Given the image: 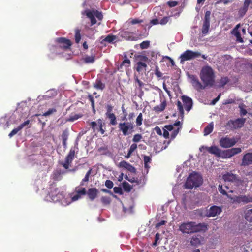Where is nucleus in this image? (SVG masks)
<instances>
[{
  "mask_svg": "<svg viewBox=\"0 0 252 252\" xmlns=\"http://www.w3.org/2000/svg\"><path fill=\"white\" fill-rule=\"evenodd\" d=\"M200 78L205 86L212 87L215 83V75L212 68L209 66L202 67Z\"/></svg>",
  "mask_w": 252,
  "mask_h": 252,
  "instance_id": "nucleus-1",
  "label": "nucleus"
},
{
  "mask_svg": "<svg viewBox=\"0 0 252 252\" xmlns=\"http://www.w3.org/2000/svg\"><path fill=\"white\" fill-rule=\"evenodd\" d=\"M63 198V192L60 191L56 185H51L49 193L46 196L45 200L49 202H57L62 200Z\"/></svg>",
  "mask_w": 252,
  "mask_h": 252,
  "instance_id": "nucleus-2",
  "label": "nucleus"
},
{
  "mask_svg": "<svg viewBox=\"0 0 252 252\" xmlns=\"http://www.w3.org/2000/svg\"><path fill=\"white\" fill-rule=\"evenodd\" d=\"M202 183V178L200 175L196 172H193L187 178L184 185L186 189H192L193 187H198Z\"/></svg>",
  "mask_w": 252,
  "mask_h": 252,
  "instance_id": "nucleus-3",
  "label": "nucleus"
},
{
  "mask_svg": "<svg viewBox=\"0 0 252 252\" xmlns=\"http://www.w3.org/2000/svg\"><path fill=\"white\" fill-rule=\"evenodd\" d=\"M200 56H201L204 59H206V57L204 55H201V53L198 51L187 50L180 55L179 57L180 59V62L181 64H183L185 61L191 60Z\"/></svg>",
  "mask_w": 252,
  "mask_h": 252,
  "instance_id": "nucleus-4",
  "label": "nucleus"
},
{
  "mask_svg": "<svg viewBox=\"0 0 252 252\" xmlns=\"http://www.w3.org/2000/svg\"><path fill=\"white\" fill-rule=\"evenodd\" d=\"M134 126L133 123L128 122H121L118 125L119 130L124 136L131 134L134 131Z\"/></svg>",
  "mask_w": 252,
  "mask_h": 252,
  "instance_id": "nucleus-5",
  "label": "nucleus"
},
{
  "mask_svg": "<svg viewBox=\"0 0 252 252\" xmlns=\"http://www.w3.org/2000/svg\"><path fill=\"white\" fill-rule=\"evenodd\" d=\"M90 126L93 129L94 132H100L101 134H104L105 132V124L101 119H98L96 122L93 121L90 123Z\"/></svg>",
  "mask_w": 252,
  "mask_h": 252,
  "instance_id": "nucleus-6",
  "label": "nucleus"
},
{
  "mask_svg": "<svg viewBox=\"0 0 252 252\" xmlns=\"http://www.w3.org/2000/svg\"><path fill=\"white\" fill-rule=\"evenodd\" d=\"M75 149L73 148H71L68 154L66 156L65 158V160L64 162H61L60 164L63 166V167L65 169H68L69 166L71 165L75 157Z\"/></svg>",
  "mask_w": 252,
  "mask_h": 252,
  "instance_id": "nucleus-7",
  "label": "nucleus"
},
{
  "mask_svg": "<svg viewBox=\"0 0 252 252\" xmlns=\"http://www.w3.org/2000/svg\"><path fill=\"white\" fill-rule=\"evenodd\" d=\"M237 143V140L234 138H231L226 136L225 137H222L219 141L220 145L225 148H230Z\"/></svg>",
  "mask_w": 252,
  "mask_h": 252,
  "instance_id": "nucleus-8",
  "label": "nucleus"
},
{
  "mask_svg": "<svg viewBox=\"0 0 252 252\" xmlns=\"http://www.w3.org/2000/svg\"><path fill=\"white\" fill-rule=\"evenodd\" d=\"M210 14L211 12L209 11H206L205 13V17L201 29V32L203 35H205L208 33L210 29Z\"/></svg>",
  "mask_w": 252,
  "mask_h": 252,
  "instance_id": "nucleus-9",
  "label": "nucleus"
},
{
  "mask_svg": "<svg viewBox=\"0 0 252 252\" xmlns=\"http://www.w3.org/2000/svg\"><path fill=\"white\" fill-rule=\"evenodd\" d=\"M194 222H183L179 226V230L183 233H194Z\"/></svg>",
  "mask_w": 252,
  "mask_h": 252,
  "instance_id": "nucleus-10",
  "label": "nucleus"
},
{
  "mask_svg": "<svg viewBox=\"0 0 252 252\" xmlns=\"http://www.w3.org/2000/svg\"><path fill=\"white\" fill-rule=\"evenodd\" d=\"M246 121V119L238 118L235 120H230L227 123V126L231 129H236L242 127Z\"/></svg>",
  "mask_w": 252,
  "mask_h": 252,
  "instance_id": "nucleus-11",
  "label": "nucleus"
},
{
  "mask_svg": "<svg viewBox=\"0 0 252 252\" xmlns=\"http://www.w3.org/2000/svg\"><path fill=\"white\" fill-rule=\"evenodd\" d=\"M56 42L58 44V46L63 50L69 48L72 45L71 41L65 37L57 38L56 39Z\"/></svg>",
  "mask_w": 252,
  "mask_h": 252,
  "instance_id": "nucleus-12",
  "label": "nucleus"
},
{
  "mask_svg": "<svg viewBox=\"0 0 252 252\" xmlns=\"http://www.w3.org/2000/svg\"><path fill=\"white\" fill-rule=\"evenodd\" d=\"M233 202L243 204H247L252 202V196L249 195H239L231 198Z\"/></svg>",
  "mask_w": 252,
  "mask_h": 252,
  "instance_id": "nucleus-13",
  "label": "nucleus"
},
{
  "mask_svg": "<svg viewBox=\"0 0 252 252\" xmlns=\"http://www.w3.org/2000/svg\"><path fill=\"white\" fill-rule=\"evenodd\" d=\"M221 212V207L213 205L207 210L206 216L208 217H213L220 215Z\"/></svg>",
  "mask_w": 252,
  "mask_h": 252,
  "instance_id": "nucleus-14",
  "label": "nucleus"
},
{
  "mask_svg": "<svg viewBox=\"0 0 252 252\" xmlns=\"http://www.w3.org/2000/svg\"><path fill=\"white\" fill-rule=\"evenodd\" d=\"M241 24L240 23L236 25L234 28H233L231 31V33L236 37V42L239 43H243L244 40L241 37L240 31L239 30Z\"/></svg>",
  "mask_w": 252,
  "mask_h": 252,
  "instance_id": "nucleus-15",
  "label": "nucleus"
},
{
  "mask_svg": "<svg viewBox=\"0 0 252 252\" xmlns=\"http://www.w3.org/2000/svg\"><path fill=\"white\" fill-rule=\"evenodd\" d=\"M181 99L183 102L185 110L189 112L191 109L193 105L192 99L189 96L183 95L181 96Z\"/></svg>",
  "mask_w": 252,
  "mask_h": 252,
  "instance_id": "nucleus-16",
  "label": "nucleus"
},
{
  "mask_svg": "<svg viewBox=\"0 0 252 252\" xmlns=\"http://www.w3.org/2000/svg\"><path fill=\"white\" fill-rule=\"evenodd\" d=\"M206 149L209 153L213 154L218 157H220V153L221 150L216 146H212L211 147L202 146L200 148V150L202 151V149Z\"/></svg>",
  "mask_w": 252,
  "mask_h": 252,
  "instance_id": "nucleus-17",
  "label": "nucleus"
},
{
  "mask_svg": "<svg viewBox=\"0 0 252 252\" xmlns=\"http://www.w3.org/2000/svg\"><path fill=\"white\" fill-rule=\"evenodd\" d=\"M191 83L194 88L197 91L205 89L207 86L202 85L198 80V78L195 76H192L191 77Z\"/></svg>",
  "mask_w": 252,
  "mask_h": 252,
  "instance_id": "nucleus-18",
  "label": "nucleus"
},
{
  "mask_svg": "<svg viewBox=\"0 0 252 252\" xmlns=\"http://www.w3.org/2000/svg\"><path fill=\"white\" fill-rule=\"evenodd\" d=\"M252 164V152L245 154L242 160L241 166H248Z\"/></svg>",
  "mask_w": 252,
  "mask_h": 252,
  "instance_id": "nucleus-19",
  "label": "nucleus"
},
{
  "mask_svg": "<svg viewBox=\"0 0 252 252\" xmlns=\"http://www.w3.org/2000/svg\"><path fill=\"white\" fill-rule=\"evenodd\" d=\"M98 193L99 191L96 188H89L86 192V194L91 201L94 200L97 197Z\"/></svg>",
  "mask_w": 252,
  "mask_h": 252,
  "instance_id": "nucleus-20",
  "label": "nucleus"
},
{
  "mask_svg": "<svg viewBox=\"0 0 252 252\" xmlns=\"http://www.w3.org/2000/svg\"><path fill=\"white\" fill-rule=\"evenodd\" d=\"M194 233L205 232L207 229V225L205 223H197L194 222Z\"/></svg>",
  "mask_w": 252,
  "mask_h": 252,
  "instance_id": "nucleus-21",
  "label": "nucleus"
},
{
  "mask_svg": "<svg viewBox=\"0 0 252 252\" xmlns=\"http://www.w3.org/2000/svg\"><path fill=\"white\" fill-rule=\"evenodd\" d=\"M172 125L173 126H179V127L176 129H173V131H172V132L171 134V136H170L171 139H170V140H169L168 141V144H169L171 142V140L174 139L176 137V136L179 133L180 130L182 128L181 123L179 121L175 122L174 123V124Z\"/></svg>",
  "mask_w": 252,
  "mask_h": 252,
  "instance_id": "nucleus-22",
  "label": "nucleus"
},
{
  "mask_svg": "<svg viewBox=\"0 0 252 252\" xmlns=\"http://www.w3.org/2000/svg\"><path fill=\"white\" fill-rule=\"evenodd\" d=\"M119 166L121 168H123L125 169H127L128 171L132 172L135 173L136 172V169L134 167H133L132 165H131L128 162L123 160L121 161L119 163Z\"/></svg>",
  "mask_w": 252,
  "mask_h": 252,
  "instance_id": "nucleus-23",
  "label": "nucleus"
},
{
  "mask_svg": "<svg viewBox=\"0 0 252 252\" xmlns=\"http://www.w3.org/2000/svg\"><path fill=\"white\" fill-rule=\"evenodd\" d=\"M202 238L201 235H194L191 238L190 241V244L194 246H198L201 244V241Z\"/></svg>",
  "mask_w": 252,
  "mask_h": 252,
  "instance_id": "nucleus-24",
  "label": "nucleus"
},
{
  "mask_svg": "<svg viewBox=\"0 0 252 252\" xmlns=\"http://www.w3.org/2000/svg\"><path fill=\"white\" fill-rule=\"evenodd\" d=\"M237 176L236 175H234L232 173L227 172V173L224 174L222 176L223 179L225 181L227 182H231L232 183H234Z\"/></svg>",
  "mask_w": 252,
  "mask_h": 252,
  "instance_id": "nucleus-25",
  "label": "nucleus"
},
{
  "mask_svg": "<svg viewBox=\"0 0 252 252\" xmlns=\"http://www.w3.org/2000/svg\"><path fill=\"white\" fill-rule=\"evenodd\" d=\"M174 127L173 126L171 125H165L163 127V133L162 135L165 138H168L169 137V131H173Z\"/></svg>",
  "mask_w": 252,
  "mask_h": 252,
  "instance_id": "nucleus-26",
  "label": "nucleus"
},
{
  "mask_svg": "<svg viewBox=\"0 0 252 252\" xmlns=\"http://www.w3.org/2000/svg\"><path fill=\"white\" fill-rule=\"evenodd\" d=\"M234 185L238 187H240L241 189L242 188H245L248 183V180L247 179L241 180L237 177Z\"/></svg>",
  "mask_w": 252,
  "mask_h": 252,
  "instance_id": "nucleus-27",
  "label": "nucleus"
},
{
  "mask_svg": "<svg viewBox=\"0 0 252 252\" xmlns=\"http://www.w3.org/2000/svg\"><path fill=\"white\" fill-rule=\"evenodd\" d=\"M147 67V65L144 62L139 61L136 63V70L139 73L146 71Z\"/></svg>",
  "mask_w": 252,
  "mask_h": 252,
  "instance_id": "nucleus-28",
  "label": "nucleus"
},
{
  "mask_svg": "<svg viewBox=\"0 0 252 252\" xmlns=\"http://www.w3.org/2000/svg\"><path fill=\"white\" fill-rule=\"evenodd\" d=\"M86 14L88 18L91 20V25L96 23V20L95 18L94 12L93 10L86 11Z\"/></svg>",
  "mask_w": 252,
  "mask_h": 252,
  "instance_id": "nucleus-29",
  "label": "nucleus"
},
{
  "mask_svg": "<svg viewBox=\"0 0 252 252\" xmlns=\"http://www.w3.org/2000/svg\"><path fill=\"white\" fill-rule=\"evenodd\" d=\"M167 103L165 100H164L161 102V103L159 105H157L155 106L153 108V110H154L156 112H160L163 111L166 106Z\"/></svg>",
  "mask_w": 252,
  "mask_h": 252,
  "instance_id": "nucleus-30",
  "label": "nucleus"
},
{
  "mask_svg": "<svg viewBox=\"0 0 252 252\" xmlns=\"http://www.w3.org/2000/svg\"><path fill=\"white\" fill-rule=\"evenodd\" d=\"M93 86L97 90H103L105 87V85L100 79H96Z\"/></svg>",
  "mask_w": 252,
  "mask_h": 252,
  "instance_id": "nucleus-31",
  "label": "nucleus"
},
{
  "mask_svg": "<svg viewBox=\"0 0 252 252\" xmlns=\"http://www.w3.org/2000/svg\"><path fill=\"white\" fill-rule=\"evenodd\" d=\"M98 152L100 155H110L111 154V152L108 150V147L107 146H104L99 147L98 149Z\"/></svg>",
  "mask_w": 252,
  "mask_h": 252,
  "instance_id": "nucleus-32",
  "label": "nucleus"
},
{
  "mask_svg": "<svg viewBox=\"0 0 252 252\" xmlns=\"http://www.w3.org/2000/svg\"><path fill=\"white\" fill-rule=\"evenodd\" d=\"M231 157H232V156L231 155L229 149L224 151H220V157H221L223 158H228Z\"/></svg>",
  "mask_w": 252,
  "mask_h": 252,
  "instance_id": "nucleus-33",
  "label": "nucleus"
},
{
  "mask_svg": "<svg viewBox=\"0 0 252 252\" xmlns=\"http://www.w3.org/2000/svg\"><path fill=\"white\" fill-rule=\"evenodd\" d=\"M213 126L212 123L208 124L204 129V135L206 136L210 134L213 131Z\"/></svg>",
  "mask_w": 252,
  "mask_h": 252,
  "instance_id": "nucleus-34",
  "label": "nucleus"
},
{
  "mask_svg": "<svg viewBox=\"0 0 252 252\" xmlns=\"http://www.w3.org/2000/svg\"><path fill=\"white\" fill-rule=\"evenodd\" d=\"M106 116L109 119L110 124L111 125L115 126L117 125V122L116 120V117L114 113L109 114V115Z\"/></svg>",
  "mask_w": 252,
  "mask_h": 252,
  "instance_id": "nucleus-35",
  "label": "nucleus"
},
{
  "mask_svg": "<svg viewBox=\"0 0 252 252\" xmlns=\"http://www.w3.org/2000/svg\"><path fill=\"white\" fill-rule=\"evenodd\" d=\"M92 169L90 168L88 170V171L87 172V173L85 176V177L82 180V181L80 184V186H84V183L88 182L89 181V177L92 173Z\"/></svg>",
  "mask_w": 252,
  "mask_h": 252,
  "instance_id": "nucleus-36",
  "label": "nucleus"
},
{
  "mask_svg": "<svg viewBox=\"0 0 252 252\" xmlns=\"http://www.w3.org/2000/svg\"><path fill=\"white\" fill-rule=\"evenodd\" d=\"M245 219L250 222H252V209H249L245 213Z\"/></svg>",
  "mask_w": 252,
  "mask_h": 252,
  "instance_id": "nucleus-37",
  "label": "nucleus"
},
{
  "mask_svg": "<svg viewBox=\"0 0 252 252\" xmlns=\"http://www.w3.org/2000/svg\"><path fill=\"white\" fill-rule=\"evenodd\" d=\"M137 146L136 144L133 143L131 144L128 149V153L126 156V158H129L131 156L132 153L137 149Z\"/></svg>",
  "mask_w": 252,
  "mask_h": 252,
  "instance_id": "nucleus-38",
  "label": "nucleus"
},
{
  "mask_svg": "<svg viewBox=\"0 0 252 252\" xmlns=\"http://www.w3.org/2000/svg\"><path fill=\"white\" fill-rule=\"evenodd\" d=\"M83 60L86 63H93L95 61L94 56H86L83 58Z\"/></svg>",
  "mask_w": 252,
  "mask_h": 252,
  "instance_id": "nucleus-39",
  "label": "nucleus"
},
{
  "mask_svg": "<svg viewBox=\"0 0 252 252\" xmlns=\"http://www.w3.org/2000/svg\"><path fill=\"white\" fill-rule=\"evenodd\" d=\"M75 191L77 193L80 195H84L86 194V190L85 188L80 187V186L76 187L75 188Z\"/></svg>",
  "mask_w": 252,
  "mask_h": 252,
  "instance_id": "nucleus-40",
  "label": "nucleus"
},
{
  "mask_svg": "<svg viewBox=\"0 0 252 252\" xmlns=\"http://www.w3.org/2000/svg\"><path fill=\"white\" fill-rule=\"evenodd\" d=\"M246 105L241 103L239 105V108H240V113L241 116H245L247 113V111L245 109Z\"/></svg>",
  "mask_w": 252,
  "mask_h": 252,
  "instance_id": "nucleus-41",
  "label": "nucleus"
},
{
  "mask_svg": "<svg viewBox=\"0 0 252 252\" xmlns=\"http://www.w3.org/2000/svg\"><path fill=\"white\" fill-rule=\"evenodd\" d=\"M75 40L76 43H78L81 40L80 30L76 29L75 31Z\"/></svg>",
  "mask_w": 252,
  "mask_h": 252,
  "instance_id": "nucleus-42",
  "label": "nucleus"
},
{
  "mask_svg": "<svg viewBox=\"0 0 252 252\" xmlns=\"http://www.w3.org/2000/svg\"><path fill=\"white\" fill-rule=\"evenodd\" d=\"M116 38V36L109 34L107 35L103 40L105 42L110 43L115 40Z\"/></svg>",
  "mask_w": 252,
  "mask_h": 252,
  "instance_id": "nucleus-43",
  "label": "nucleus"
},
{
  "mask_svg": "<svg viewBox=\"0 0 252 252\" xmlns=\"http://www.w3.org/2000/svg\"><path fill=\"white\" fill-rule=\"evenodd\" d=\"M229 81V79L227 77H222L219 80V86L220 87L224 86Z\"/></svg>",
  "mask_w": 252,
  "mask_h": 252,
  "instance_id": "nucleus-44",
  "label": "nucleus"
},
{
  "mask_svg": "<svg viewBox=\"0 0 252 252\" xmlns=\"http://www.w3.org/2000/svg\"><path fill=\"white\" fill-rule=\"evenodd\" d=\"M248 10V8L243 6V7L240 8L239 10L238 13L239 16L241 17H243L247 12Z\"/></svg>",
  "mask_w": 252,
  "mask_h": 252,
  "instance_id": "nucleus-45",
  "label": "nucleus"
},
{
  "mask_svg": "<svg viewBox=\"0 0 252 252\" xmlns=\"http://www.w3.org/2000/svg\"><path fill=\"white\" fill-rule=\"evenodd\" d=\"M122 185H123L124 189L126 191L129 192L130 191V190L131 189V187L130 185L129 184V183H128L126 181H124L123 182Z\"/></svg>",
  "mask_w": 252,
  "mask_h": 252,
  "instance_id": "nucleus-46",
  "label": "nucleus"
},
{
  "mask_svg": "<svg viewBox=\"0 0 252 252\" xmlns=\"http://www.w3.org/2000/svg\"><path fill=\"white\" fill-rule=\"evenodd\" d=\"M229 150L232 156L241 153L242 151L241 148H232L229 149Z\"/></svg>",
  "mask_w": 252,
  "mask_h": 252,
  "instance_id": "nucleus-47",
  "label": "nucleus"
},
{
  "mask_svg": "<svg viewBox=\"0 0 252 252\" xmlns=\"http://www.w3.org/2000/svg\"><path fill=\"white\" fill-rule=\"evenodd\" d=\"M142 114L140 113L136 119V124L137 126H140L142 124Z\"/></svg>",
  "mask_w": 252,
  "mask_h": 252,
  "instance_id": "nucleus-48",
  "label": "nucleus"
},
{
  "mask_svg": "<svg viewBox=\"0 0 252 252\" xmlns=\"http://www.w3.org/2000/svg\"><path fill=\"white\" fill-rule=\"evenodd\" d=\"M101 201L103 204L108 205L111 202V198L108 196H102L101 198Z\"/></svg>",
  "mask_w": 252,
  "mask_h": 252,
  "instance_id": "nucleus-49",
  "label": "nucleus"
},
{
  "mask_svg": "<svg viewBox=\"0 0 252 252\" xmlns=\"http://www.w3.org/2000/svg\"><path fill=\"white\" fill-rule=\"evenodd\" d=\"M57 110L55 108L49 109L48 111L43 113V116H48L56 112Z\"/></svg>",
  "mask_w": 252,
  "mask_h": 252,
  "instance_id": "nucleus-50",
  "label": "nucleus"
},
{
  "mask_svg": "<svg viewBox=\"0 0 252 252\" xmlns=\"http://www.w3.org/2000/svg\"><path fill=\"white\" fill-rule=\"evenodd\" d=\"M150 46V41H144L140 44V47L142 49H147Z\"/></svg>",
  "mask_w": 252,
  "mask_h": 252,
  "instance_id": "nucleus-51",
  "label": "nucleus"
},
{
  "mask_svg": "<svg viewBox=\"0 0 252 252\" xmlns=\"http://www.w3.org/2000/svg\"><path fill=\"white\" fill-rule=\"evenodd\" d=\"M142 139V136L140 134H136L133 136L132 141L133 142H138Z\"/></svg>",
  "mask_w": 252,
  "mask_h": 252,
  "instance_id": "nucleus-52",
  "label": "nucleus"
},
{
  "mask_svg": "<svg viewBox=\"0 0 252 252\" xmlns=\"http://www.w3.org/2000/svg\"><path fill=\"white\" fill-rule=\"evenodd\" d=\"M177 105L178 109L179 110L180 114L181 115H184L183 107L182 103L179 100H178L177 101Z\"/></svg>",
  "mask_w": 252,
  "mask_h": 252,
  "instance_id": "nucleus-53",
  "label": "nucleus"
},
{
  "mask_svg": "<svg viewBox=\"0 0 252 252\" xmlns=\"http://www.w3.org/2000/svg\"><path fill=\"white\" fill-rule=\"evenodd\" d=\"M218 190L219 192L223 195H226L228 197H229L226 190L223 189L222 185H219L218 187Z\"/></svg>",
  "mask_w": 252,
  "mask_h": 252,
  "instance_id": "nucleus-54",
  "label": "nucleus"
},
{
  "mask_svg": "<svg viewBox=\"0 0 252 252\" xmlns=\"http://www.w3.org/2000/svg\"><path fill=\"white\" fill-rule=\"evenodd\" d=\"M21 129L19 128V126H18L17 128H15L13 129L11 132L9 134L8 136L10 138H11L12 136H13L14 135L16 134L18 131L21 130Z\"/></svg>",
  "mask_w": 252,
  "mask_h": 252,
  "instance_id": "nucleus-55",
  "label": "nucleus"
},
{
  "mask_svg": "<svg viewBox=\"0 0 252 252\" xmlns=\"http://www.w3.org/2000/svg\"><path fill=\"white\" fill-rule=\"evenodd\" d=\"M130 61L127 59H125L122 63L121 66H125L126 67H128L130 65Z\"/></svg>",
  "mask_w": 252,
  "mask_h": 252,
  "instance_id": "nucleus-56",
  "label": "nucleus"
},
{
  "mask_svg": "<svg viewBox=\"0 0 252 252\" xmlns=\"http://www.w3.org/2000/svg\"><path fill=\"white\" fill-rule=\"evenodd\" d=\"M94 12V16L96 17L99 20H102L103 19V15L101 12H99L97 10H93Z\"/></svg>",
  "mask_w": 252,
  "mask_h": 252,
  "instance_id": "nucleus-57",
  "label": "nucleus"
},
{
  "mask_svg": "<svg viewBox=\"0 0 252 252\" xmlns=\"http://www.w3.org/2000/svg\"><path fill=\"white\" fill-rule=\"evenodd\" d=\"M68 132L67 130L63 131L62 134V138L63 141H67L68 137Z\"/></svg>",
  "mask_w": 252,
  "mask_h": 252,
  "instance_id": "nucleus-58",
  "label": "nucleus"
},
{
  "mask_svg": "<svg viewBox=\"0 0 252 252\" xmlns=\"http://www.w3.org/2000/svg\"><path fill=\"white\" fill-rule=\"evenodd\" d=\"M88 98L90 100V101L91 102V106H92V108L94 111V113L95 110V108H94V99L93 97V96L91 94H89L88 95Z\"/></svg>",
  "mask_w": 252,
  "mask_h": 252,
  "instance_id": "nucleus-59",
  "label": "nucleus"
},
{
  "mask_svg": "<svg viewBox=\"0 0 252 252\" xmlns=\"http://www.w3.org/2000/svg\"><path fill=\"white\" fill-rule=\"evenodd\" d=\"M105 185L108 189H111L113 188L114 184L112 181H111L110 180H107L105 181Z\"/></svg>",
  "mask_w": 252,
  "mask_h": 252,
  "instance_id": "nucleus-60",
  "label": "nucleus"
},
{
  "mask_svg": "<svg viewBox=\"0 0 252 252\" xmlns=\"http://www.w3.org/2000/svg\"><path fill=\"white\" fill-rule=\"evenodd\" d=\"M113 190L115 193H118L119 194H123V191H122V188L120 187H115L113 188Z\"/></svg>",
  "mask_w": 252,
  "mask_h": 252,
  "instance_id": "nucleus-61",
  "label": "nucleus"
},
{
  "mask_svg": "<svg viewBox=\"0 0 252 252\" xmlns=\"http://www.w3.org/2000/svg\"><path fill=\"white\" fill-rule=\"evenodd\" d=\"M169 18L170 17L168 16L164 17L160 20L159 23L161 25H165L168 22Z\"/></svg>",
  "mask_w": 252,
  "mask_h": 252,
  "instance_id": "nucleus-62",
  "label": "nucleus"
},
{
  "mask_svg": "<svg viewBox=\"0 0 252 252\" xmlns=\"http://www.w3.org/2000/svg\"><path fill=\"white\" fill-rule=\"evenodd\" d=\"M155 75L158 78H160L162 76V73L159 71V68L158 66H156L155 71Z\"/></svg>",
  "mask_w": 252,
  "mask_h": 252,
  "instance_id": "nucleus-63",
  "label": "nucleus"
},
{
  "mask_svg": "<svg viewBox=\"0 0 252 252\" xmlns=\"http://www.w3.org/2000/svg\"><path fill=\"white\" fill-rule=\"evenodd\" d=\"M30 123V121L28 120L26 121H25L24 122H23V123L21 124L20 125H19V128L22 129H23L25 126H28Z\"/></svg>",
  "mask_w": 252,
  "mask_h": 252,
  "instance_id": "nucleus-64",
  "label": "nucleus"
}]
</instances>
